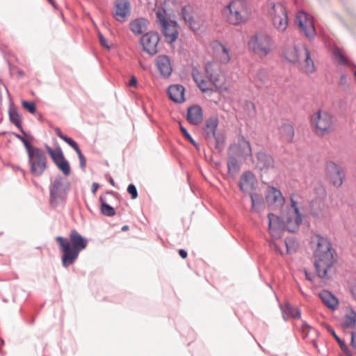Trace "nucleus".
Masks as SVG:
<instances>
[{"label":"nucleus","instance_id":"51","mask_svg":"<svg viewBox=\"0 0 356 356\" xmlns=\"http://www.w3.org/2000/svg\"><path fill=\"white\" fill-rule=\"evenodd\" d=\"M99 43L102 47H104L108 49H110L108 40L106 38H104V35L100 33H99Z\"/></svg>","mask_w":356,"mask_h":356},{"label":"nucleus","instance_id":"5","mask_svg":"<svg viewBox=\"0 0 356 356\" xmlns=\"http://www.w3.org/2000/svg\"><path fill=\"white\" fill-rule=\"evenodd\" d=\"M250 8L241 0L231 1L222 10V15L226 21L232 25L245 23L251 17Z\"/></svg>","mask_w":356,"mask_h":356},{"label":"nucleus","instance_id":"56","mask_svg":"<svg viewBox=\"0 0 356 356\" xmlns=\"http://www.w3.org/2000/svg\"><path fill=\"white\" fill-rule=\"evenodd\" d=\"M67 160L65 159L64 156H62L61 159L56 160L54 161V163L56 165V166L58 168L61 164H63V162H65Z\"/></svg>","mask_w":356,"mask_h":356},{"label":"nucleus","instance_id":"49","mask_svg":"<svg viewBox=\"0 0 356 356\" xmlns=\"http://www.w3.org/2000/svg\"><path fill=\"white\" fill-rule=\"evenodd\" d=\"M181 14L184 19L186 22H188L190 24H192L193 17L188 13V8L186 7H184L181 9Z\"/></svg>","mask_w":356,"mask_h":356},{"label":"nucleus","instance_id":"9","mask_svg":"<svg viewBox=\"0 0 356 356\" xmlns=\"http://www.w3.org/2000/svg\"><path fill=\"white\" fill-rule=\"evenodd\" d=\"M30 172L35 177L41 176L47 168L45 152L40 148L33 147L26 152Z\"/></svg>","mask_w":356,"mask_h":356},{"label":"nucleus","instance_id":"21","mask_svg":"<svg viewBox=\"0 0 356 356\" xmlns=\"http://www.w3.org/2000/svg\"><path fill=\"white\" fill-rule=\"evenodd\" d=\"M214 58L222 64H227L230 60L229 50L221 43L214 42L212 44Z\"/></svg>","mask_w":356,"mask_h":356},{"label":"nucleus","instance_id":"16","mask_svg":"<svg viewBox=\"0 0 356 356\" xmlns=\"http://www.w3.org/2000/svg\"><path fill=\"white\" fill-rule=\"evenodd\" d=\"M229 154L246 159L252 156V149L250 143L243 136H239L237 143L229 147Z\"/></svg>","mask_w":356,"mask_h":356},{"label":"nucleus","instance_id":"22","mask_svg":"<svg viewBox=\"0 0 356 356\" xmlns=\"http://www.w3.org/2000/svg\"><path fill=\"white\" fill-rule=\"evenodd\" d=\"M156 64L161 75L168 77L172 71L170 58L168 56L160 55L156 59Z\"/></svg>","mask_w":356,"mask_h":356},{"label":"nucleus","instance_id":"61","mask_svg":"<svg viewBox=\"0 0 356 356\" xmlns=\"http://www.w3.org/2000/svg\"><path fill=\"white\" fill-rule=\"evenodd\" d=\"M305 277L307 280H312L311 277L307 272H305Z\"/></svg>","mask_w":356,"mask_h":356},{"label":"nucleus","instance_id":"8","mask_svg":"<svg viewBox=\"0 0 356 356\" xmlns=\"http://www.w3.org/2000/svg\"><path fill=\"white\" fill-rule=\"evenodd\" d=\"M248 44L253 52L260 57L267 56L275 47V42L272 37L264 32L254 34Z\"/></svg>","mask_w":356,"mask_h":356},{"label":"nucleus","instance_id":"30","mask_svg":"<svg viewBox=\"0 0 356 356\" xmlns=\"http://www.w3.org/2000/svg\"><path fill=\"white\" fill-rule=\"evenodd\" d=\"M269 81L268 72L265 69H259L254 78V82L257 88H262L268 83Z\"/></svg>","mask_w":356,"mask_h":356},{"label":"nucleus","instance_id":"58","mask_svg":"<svg viewBox=\"0 0 356 356\" xmlns=\"http://www.w3.org/2000/svg\"><path fill=\"white\" fill-rule=\"evenodd\" d=\"M98 188H99V184L97 183H93L92 186V193H95Z\"/></svg>","mask_w":356,"mask_h":356},{"label":"nucleus","instance_id":"52","mask_svg":"<svg viewBox=\"0 0 356 356\" xmlns=\"http://www.w3.org/2000/svg\"><path fill=\"white\" fill-rule=\"evenodd\" d=\"M180 129H181V133L184 134V136L192 143L194 145H196V143L195 142V140L193 139V138L191 137V136L188 133L187 130L186 129L185 127H182V126H180Z\"/></svg>","mask_w":356,"mask_h":356},{"label":"nucleus","instance_id":"37","mask_svg":"<svg viewBox=\"0 0 356 356\" xmlns=\"http://www.w3.org/2000/svg\"><path fill=\"white\" fill-rule=\"evenodd\" d=\"M327 330L331 333V334L334 337V338L336 339V341L338 342L341 349L343 350V352L346 355V356H352L351 352L348 350L347 346L346 345L345 342L341 340L336 334L334 330L329 327L327 328Z\"/></svg>","mask_w":356,"mask_h":356},{"label":"nucleus","instance_id":"42","mask_svg":"<svg viewBox=\"0 0 356 356\" xmlns=\"http://www.w3.org/2000/svg\"><path fill=\"white\" fill-rule=\"evenodd\" d=\"M333 55L334 56L335 60L339 63L342 65H347V58L345 57L341 50L337 47L334 48L333 51Z\"/></svg>","mask_w":356,"mask_h":356},{"label":"nucleus","instance_id":"10","mask_svg":"<svg viewBox=\"0 0 356 356\" xmlns=\"http://www.w3.org/2000/svg\"><path fill=\"white\" fill-rule=\"evenodd\" d=\"M311 124L318 135L323 136L334 129V120L327 111L319 110L312 115Z\"/></svg>","mask_w":356,"mask_h":356},{"label":"nucleus","instance_id":"55","mask_svg":"<svg viewBox=\"0 0 356 356\" xmlns=\"http://www.w3.org/2000/svg\"><path fill=\"white\" fill-rule=\"evenodd\" d=\"M67 160L65 159L64 156H62L61 159L56 160L54 161V163L56 165V166L58 168L61 164H63V162H65Z\"/></svg>","mask_w":356,"mask_h":356},{"label":"nucleus","instance_id":"15","mask_svg":"<svg viewBox=\"0 0 356 356\" xmlns=\"http://www.w3.org/2000/svg\"><path fill=\"white\" fill-rule=\"evenodd\" d=\"M325 172L327 178L334 187L339 188L342 185L345 173L341 166L333 161H328L325 165Z\"/></svg>","mask_w":356,"mask_h":356},{"label":"nucleus","instance_id":"53","mask_svg":"<svg viewBox=\"0 0 356 356\" xmlns=\"http://www.w3.org/2000/svg\"><path fill=\"white\" fill-rule=\"evenodd\" d=\"M350 345L353 348L356 349V332H351Z\"/></svg>","mask_w":356,"mask_h":356},{"label":"nucleus","instance_id":"14","mask_svg":"<svg viewBox=\"0 0 356 356\" xmlns=\"http://www.w3.org/2000/svg\"><path fill=\"white\" fill-rule=\"evenodd\" d=\"M296 20L305 35L309 40L313 39L316 35V30L312 17L304 11H299L296 15Z\"/></svg>","mask_w":356,"mask_h":356},{"label":"nucleus","instance_id":"1","mask_svg":"<svg viewBox=\"0 0 356 356\" xmlns=\"http://www.w3.org/2000/svg\"><path fill=\"white\" fill-rule=\"evenodd\" d=\"M290 208L289 209L284 219H280L277 216L269 213L268 229L272 239L269 241V245L276 252L283 254V251L280 249L279 244L275 239H278L282 236L284 230L286 229L289 232H296L302 223V216L300 212L298 202L294 200L293 197L290 198Z\"/></svg>","mask_w":356,"mask_h":356},{"label":"nucleus","instance_id":"39","mask_svg":"<svg viewBox=\"0 0 356 356\" xmlns=\"http://www.w3.org/2000/svg\"><path fill=\"white\" fill-rule=\"evenodd\" d=\"M100 201L102 202L101 204V212L103 215L106 216H113L115 214V209L110 206L109 204H106L104 201L102 197H100Z\"/></svg>","mask_w":356,"mask_h":356},{"label":"nucleus","instance_id":"28","mask_svg":"<svg viewBox=\"0 0 356 356\" xmlns=\"http://www.w3.org/2000/svg\"><path fill=\"white\" fill-rule=\"evenodd\" d=\"M302 333L304 338H307L309 342L312 343L315 348L317 347L316 337L318 332L314 328L310 327L307 323H303L302 326Z\"/></svg>","mask_w":356,"mask_h":356},{"label":"nucleus","instance_id":"48","mask_svg":"<svg viewBox=\"0 0 356 356\" xmlns=\"http://www.w3.org/2000/svg\"><path fill=\"white\" fill-rule=\"evenodd\" d=\"M294 245V241L293 239H286L284 241V245L286 249V252L288 254H291L295 251L294 248H292V245Z\"/></svg>","mask_w":356,"mask_h":356},{"label":"nucleus","instance_id":"44","mask_svg":"<svg viewBox=\"0 0 356 356\" xmlns=\"http://www.w3.org/2000/svg\"><path fill=\"white\" fill-rule=\"evenodd\" d=\"M54 130L57 136L67 143L70 147L75 143L71 138L64 135L58 127H55Z\"/></svg>","mask_w":356,"mask_h":356},{"label":"nucleus","instance_id":"50","mask_svg":"<svg viewBox=\"0 0 356 356\" xmlns=\"http://www.w3.org/2000/svg\"><path fill=\"white\" fill-rule=\"evenodd\" d=\"M127 192L131 195L132 199H136L138 197V192L136 188L132 184L128 186Z\"/></svg>","mask_w":356,"mask_h":356},{"label":"nucleus","instance_id":"62","mask_svg":"<svg viewBox=\"0 0 356 356\" xmlns=\"http://www.w3.org/2000/svg\"><path fill=\"white\" fill-rule=\"evenodd\" d=\"M343 81H344V75H341V80H340L341 83H343Z\"/></svg>","mask_w":356,"mask_h":356},{"label":"nucleus","instance_id":"35","mask_svg":"<svg viewBox=\"0 0 356 356\" xmlns=\"http://www.w3.org/2000/svg\"><path fill=\"white\" fill-rule=\"evenodd\" d=\"M23 134V136H21L17 134H14L15 136L19 139L24 145V147L26 149V151L27 152L28 149H30L33 146L31 144V140L33 139V136H31L30 134H26L23 128L22 129H19Z\"/></svg>","mask_w":356,"mask_h":356},{"label":"nucleus","instance_id":"60","mask_svg":"<svg viewBox=\"0 0 356 356\" xmlns=\"http://www.w3.org/2000/svg\"><path fill=\"white\" fill-rule=\"evenodd\" d=\"M128 229H129V227L127 225H124L122 227V231H127V230H128Z\"/></svg>","mask_w":356,"mask_h":356},{"label":"nucleus","instance_id":"4","mask_svg":"<svg viewBox=\"0 0 356 356\" xmlns=\"http://www.w3.org/2000/svg\"><path fill=\"white\" fill-rule=\"evenodd\" d=\"M56 241L63 254L61 261L65 268L72 265L77 259L80 252L84 250L88 245V240L76 230L71 231L70 240L62 236H57Z\"/></svg>","mask_w":356,"mask_h":356},{"label":"nucleus","instance_id":"23","mask_svg":"<svg viewBox=\"0 0 356 356\" xmlns=\"http://www.w3.org/2000/svg\"><path fill=\"white\" fill-rule=\"evenodd\" d=\"M256 183L254 175L250 171L245 172L241 176L239 188L243 192H248L253 189Z\"/></svg>","mask_w":356,"mask_h":356},{"label":"nucleus","instance_id":"19","mask_svg":"<svg viewBox=\"0 0 356 356\" xmlns=\"http://www.w3.org/2000/svg\"><path fill=\"white\" fill-rule=\"evenodd\" d=\"M130 3L129 0H115L113 17L120 22H124L130 15Z\"/></svg>","mask_w":356,"mask_h":356},{"label":"nucleus","instance_id":"2","mask_svg":"<svg viewBox=\"0 0 356 356\" xmlns=\"http://www.w3.org/2000/svg\"><path fill=\"white\" fill-rule=\"evenodd\" d=\"M310 243L316 274L321 278H327L337 261L336 251L332 248L330 240L320 234L312 236Z\"/></svg>","mask_w":356,"mask_h":356},{"label":"nucleus","instance_id":"29","mask_svg":"<svg viewBox=\"0 0 356 356\" xmlns=\"http://www.w3.org/2000/svg\"><path fill=\"white\" fill-rule=\"evenodd\" d=\"M218 125V119L216 116H212L206 120L204 130L207 138H211V136H215Z\"/></svg>","mask_w":356,"mask_h":356},{"label":"nucleus","instance_id":"54","mask_svg":"<svg viewBox=\"0 0 356 356\" xmlns=\"http://www.w3.org/2000/svg\"><path fill=\"white\" fill-rule=\"evenodd\" d=\"M128 85H129V87H134V88H136L137 86V79H136V78L134 75H132L131 76V79H130Z\"/></svg>","mask_w":356,"mask_h":356},{"label":"nucleus","instance_id":"36","mask_svg":"<svg viewBox=\"0 0 356 356\" xmlns=\"http://www.w3.org/2000/svg\"><path fill=\"white\" fill-rule=\"evenodd\" d=\"M238 157L233 156L229 154V159L227 161V168L229 174L234 175L239 170V163Z\"/></svg>","mask_w":356,"mask_h":356},{"label":"nucleus","instance_id":"63","mask_svg":"<svg viewBox=\"0 0 356 356\" xmlns=\"http://www.w3.org/2000/svg\"><path fill=\"white\" fill-rule=\"evenodd\" d=\"M110 183L111 185L114 186V181L112 178H110Z\"/></svg>","mask_w":356,"mask_h":356},{"label":"nucleus","instance_id":"40","mask_svg":"<svg viewBox=\"0 0 356 356\" xmlns=\"http://www.w3.org/2000/svg\"><path fill=\"white\" fill-rule=\"evenodd\" d=\"M47 150L48 154L51 156V159L54 161V162L56 160L61 159L62 156H64L62 149L59 147L55 149H52L50 147L47 146Z\"/></svg>","mask_w":356,"mask_h":356},{"label":"nucleus","instance_id":"26","mask_svg":"<svg viewBox=\"0 0 356 356\" xmlns=\"http://www.w3.org/2000/svg\"><path fill=\"white\" fill-rule=\"evenodd\" d=\"M319 296L322 302L332 310L337 308L339 301L338 299L330 291L324 290L319 293Z\"/></svg>","mask_w":356,"mask_h":356},{"label":"nucleus","instance_id":"17","mask_svg":"<svg viewBox=\"0 0 356 356\" xmlns=\"http://www.w3.org/2000/svg\"><path fill=\"white\" fill-rule=\"evenodd\" d=\"M308 49L305 44L299 42L286 47L284 51L285 58L291 63H299Z\"/></svg>","mask_w":356,"mask_h":356},{"label":"nucleus","instance_id":"7","mask_svg":"<svg viewBox=\"0 0 356 356\" xmlns=\"http://www.w3.org/2000/svg\"><path fill=\"white\" fill-rule=\"evenodd\" d=\"M314 193L310 202L311 214L318 219H323L329 214V207L325 203L326 191L322 185H318Z\"/></svg>","mask_w":356,"mask_h":356},{"label":"nucleus","instance_id":"47","mask_svg":"<svg viewBox=\"0 0 356 356\" xmlns=\"http://www.w3.org/2000/svg\"><path fill=\"white\" fill-rule=\"evenodd\" d=\"M58 168L63 172L64 175L68 176L70 174V166L69 162L66 161L65 162H63Z\"/></svg>","mask_w":356,"mask_h":356},{"label":"nucleus","instance_id":"12","mask_svg":"<svg viewBox=\"0 0 356 356\" xmlns=\"http://www.w3.org/2000/svg\"><path fill=\"white\" fill-rule=\"evenodd\" d=\"M157 22L162 29L165 41L168 43H172L178 37L177 24L175 22H168L167 19L168 14L165 10L158 8L156 11Z\"/></svg>","mask_w":356,"mask_h":356},{"label":"nucleus","instance_id":"31","mask_svg":"<svg viewBox=\"0 0 356 356\" xmlns=\"http://www.w3.org/2000/svg\"><path fill=\"white\" fill-rule=\"evenodd\" d=\"M344 328L354 329L356 327V312L350 309L346 313L343 321Z\"/></svg>","mask_w":356,"mask_h":356},{"label":"nucleus","instance_id":"13","mask_svg":"<svg viewBox=\"0 0 356 356\" xmlns=\"http://www.w3.org/2000/svg\"><path fill=\"white\" fill-rule=\"evenodd\" d=\"M161 38L157 32L149 31L143 34L140 40L143 50L150 56L159 51V43Z\"/></svg>","mask_w":356,"mask_h":356},{"label":"nucleus","instance_id":"24","mask_svg":"<svg viewBox=\"0 0 356 356\" xmlns=\"http://www.w3.org/2000/svg\"><path fill=\"white\" fill-rule=\"evenodd\" d=\"M203 119L202 110L200 106L194 105L188 108L187 120L194 125L199 124Z\"/></svg>","mask_w":356,"mask_h":356},{"label":"nucleus","instance_id":"45","mask_svg":"<svg viewBox=\"0 0 356 356\" xmlns=\"http://www.w3.org/2000/svg\"><path fill=\"white\" fill-rule=\"evenodd\" d=\"M250 198L252 202V207L261 205L263 202V197L261 195L257 193L250 194Z\"/></svg>","mask_w":356,"mask_h":356},{"label":"nucleus","instance_id":"11","mask_svg":"<svg viewBox=\"0 0 356 356\" xmlns=\"http://www.w3.org/2000/svg\"><path fill=\"white\" fill-rule=\"evenodd\" d=\"M70 189V183L62 177L57 176L49 186L50 203L51 205L57 206L64 202L67 197Z\"/></svg>","mask_w":356,"mask_h":356},{"label":"nucleus","instance_id":"3","mask_svg":"<svg viewBox=\"0 0 356 356\" xmlns=\"http://www.w3.org/2000/svg\"><path fill=\"white\" fill-rule=\"evenodd\" d=\"M192 76L197 87L203 92L218 91L222 88V71L217 61L207 62L204 72L193 69Z\"/></svg>","mask_w":356,"mask_h":356},{"label":"nucleus","instance_id":"46","mask_svg":"<svg viewBox=\"0 0 356 356\" xmlns=\"http://www.w3.org/2000/svg\"><path fill=\"white\" fill-rule=\"evenodd\" d=\"M22 106L25 109H26L32 114L35 113L36 111L35 104L33 102L23 101Z\"/></svg>","mask_w":356,"mask_h":356},{"label":"nucleus","instance_id":"34","mask_svg":"<svg viewBox=\"0 0 356 356\" xmlns=\"http://www.w3.org/2000/svg\"><path fill=\"white\" fill-rule=\"evenodd\" d=\"M282 315L284 319L289 318H299L300 311L298 308L287 304L282 310Z\"/></svg>","mask_w":356,"mask_h":356},{"label":"nucleus","instance_id":"59","mask_svg":"<svg viewBox=\"0 0 356 356\" xmlns=\"http://www.w3.org/2000/svg\"><path fill=\"white\" fill-rule=\"evenodd\" d=\"M48 1L54 7L56 8L55 2L54 0H48Z\"/></svg>","mask_w":356,"mask_h":356},{"label":"nucleus","instance_id":"32","mask_svg":"<svg viewBox=\"0 0 356 356\" xmlns=\"http://www.w3.org/2000/svg\"><path fill=\"white\" fill-rule=\"evenodd\" d=\"M146 20L145 19H137L130 23V29L136 34L143 33L146 30Z\"/></svg>","mask_w":356,"mask_h":356},{"label":"nucleus","instance_id":"41","mask_svg":"<svg viewBox=\"0 0 356 356\" xmlns=\"http://www.w3.org/2000/svg\"><path fill=\"white\" fill-rule=\"evenodd\" d=\"M71 147L74 149V151L76 152V154L78 155V157L79 159V163H80V167L81 168H85L86 166V159L85 156H83V154H82L78 144L75 142L71 146Z\"/></svg>","mask_w":356,"mask_h":356},{"label":"nucleus","instance_id":"20","mask_svg":"<svg viewBox=\"0 0 356 356\" xmlns=\"http://www.w3.org/2000/svg\"><path fill=\"white\" fill-rule=\"evenodd\" d=\"M266 200L269 206L277 208L282 207L285 202L280 191L273 186H268L266 191Z\"/></svg>","mask_w":356,"mask_h":356},{"label":"nucleus","instance_id":"57","mask_svg":"<svg viewBox=\"0 0 356 356\" xmlns=\"http://www.w3.org/2000/svg\"><path fill=\"white\" fill-rule=\"evenodd\" d=\"M179 254L181 256V258L185 259L187 257V252L184 250H179Z\"/></svg>","mask_w":356,"mask_h":356},{"label":"nucleus","instance_id":"6","mask_svg":"<svg viewBox=\"0 0 356 356\" xmlns=\"http://www.w3.org/2000/svg\"><path fill=\"white\" fill-rule=\"evenodd\" d=\"M266 6L273 26L277 31L284 32L288 26V17L285 7L281 3H275L272 0H268Z\"/></svg>","mask_w":356,"mask_h":356},{"label":"nucleus","instance_id":"33","mask_svg":"<svg viewBox=\"0 0 356 356\" xmlns=\"http://www.w3.org/2000/svg\"><path fill=\"white\" fill-rule=\"evenodd\" d=\"M280 134L284 140L291 142L294 136V130L291 124H284L280 127Z\"/></svg>","mask_w":356,"mask_h":356},{"label":"nucleus","instance_id":"18","mask_svg":"<svg viewBox=\"0 0 356 356\" xmlns=\"http://www.w3.org/2000/svg\"><path fill=\"white\" fill-rule=\"evenodd\" d=\"M255 168L261 173H266L274 168L273 157L264 151H260L256 154Z\"/></svg>","mask_w":356,"mask_h":356},{"label":"nucleus","instance_id":"25","mask_svg":"<svg viewBox=\"0 0 356 356\" xmlns=\"http://www.w3.org/2000/svg\"><path fill=\"white\" fill-rule=\"evenodd\" d=\"M184 88L179 84L170 86L168 89L169 97L176 103L184 102Z\"/></svg>","mask_w":356,"mask_h":356},{"label":"nucleus","instance_id":"38","mask_svg":"<svg viewBox=\"0 0 356 356\" xmlns=\"http://www.w3.org/2000/svg\"><path fill=\"white\" fill-rule=\"evenodd\" d=\"M9 118L12 123H13L18 129H22L21 116L16 109L10 108L9 110Z\"/></svg>","mask_w":356,"mask_h":356},{"label":"nucleus","instance_id":"27","mask_svg":"<svg viewBox=\"0 0 356 356\" xmlns=\"http://www.w3.org/2000/svg\"><path fill=\"white\" fill-rule=\"evenodd\" d=\"M302 70H303L306 74H312L316 71V67L314 63V60L312 59L310 56V52L309 50L305 54L304 56L302 58L300 63Z\"/></svg>","mask_w":356,"mask_h":356},{"label":"nucleus","instance_id":"43","mask_svg":"<svg viewBox=\"0 0 356 356\" xmlns=\"http://www.w3.org/2000/svg\"><path fill=\"white\" fill-rule=\"evenodd\" d=\"M211 138H213L215 139L216 149L220 150L224 147L225 138L223 134L216 133L215 136H211Z\"/></svg>","mask_w":356,"mask_h":356}]
</instances>
